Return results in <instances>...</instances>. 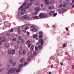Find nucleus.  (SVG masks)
Instances as JSON below:
<instances>
[{
  "instance_id": "nucleus-29",
  "label": "nucleus",
  "mask_w": 74,
  "mask_h": 74,
  "mask_svg": "<svg viewBox=\"0 0 74 74\" xmlns=\"http://www.w3.org/2000/svg\"><path fill=\"white\" fill-rule=\"evenodd\" d=\"M8 53L9 54H11V51L9 50L8 51Z\"/></svg>"
},
{
  "instance_id": "nucleus-36",
  "label": "nucleus",
  "mask_w": 74,
  "mask_h": 74,
  "mask_svg": "<svg viewBox=\"0 0 74 74\" xmlns=\"http://www.w3.org/2000/svg\"><path fill=\"white\" fill-rule=\"evenodd\" d=\"M16 40V38H13L12 39V40L13 41H15Z\"/></svg>"
},
{
  "instance_id": "nucleus-45",
  "label": "nucleus",
  "mask_w": 74,
  "mask_h": 74,
  "mask_svg": "<svg viewBox=\"0 0 74 74\" xmlns=\"http://www.w3.org/2000/svg\"><path fill=\"white\" fill-rule=\"evenodd\" d=\"M42 37V35H39V38H41Z\"/></svg>"
},
{
  "instance_id": "nucleus-40",
  "label": "nucleus",
  "mask_w": 74,
  "mask_h": 74,
  "mask_svg": "<svg viewBox=\"0 0 74 74\" xmlns=\"http://www.w3.org/2000/svg\"><path fill=\"white\" fill-rule=\"evenodd\" d=\"M56 15H57V13H54L53 14V16H56Z\"/></svg>"
},
{
  "instance_id": "nucleus-20",
  "label": "nucleus",
  "mask_w": 74,
  "mask_h": 74,
  "mask_svg": "<svg viewBox=\"0 0 74 74\" xmlns=\"http://www.w3.org/2000/svg\"><path fill=\"white\" fill-rule=\"evenodd\" d=\"M30 42V41L29 40H27V42H26V44L27 45H29Z\"/></svg>"
},
{
  "instance_id": "nucleus-34",
  "label": "nucleus",
  "mask_w": 74,
  "mask_h": 74,
  "mask_svg": "<svg viewBox=\"0 0 74 74\" xmlns=\"http://www.w3.org/2000/svg\"><path fill=\"white\" fill-rule=\"evenodd\" d=\"M4 70V68H2L0 69V72H1V71H3V70Z\"/></svg>"
},
{
  "instance_id": "nucleus-26",
  "label": "nucleus",
  "mask_w": 74,
  "mask_h": 74,
  "mask_svg": "<svg viewBox=\"0 0 74 74\" xmlns=\"http://www.w3.org/2000/svg\"><path fill=\"white\" fill-rule=\"evenodd\" d=\"M34 19H38V17L37 16H35L34 17Z\"/></svg>"
},
{
  "instance_id": "nucleus-1",
  "label": "nucleus",
  "mask_w": 74,
  "mask_h": 74,
  "mask_svg": "<svg viewBox=\"0 0 74 74\" xmlns=\"http://www.w3.org/2000/svg\"><path fill=\"white\" fill-rule=\"evenodd\" d=\"M16 68H15L14 69L12 68L10 69L9 71L8 72V74H10L12 73H14L16 71Z\"/></svg>"
},
{
  "instance_id": "nucleus-2",
  "label": "nucleus",
  "mask_w": 74,
  "mask_h": 74,
  "mask_svg": "<svg viewBox=\"0 0 74 74\" xmlns=\"http://www.w3.org/2000/svg\"><path fill=\"white\" fill-rule=\"evenodd\" d=\"M25 53H26V51L25 50L23 51L22 49H21L19 51V54L20 55H22V54L23 55H25Z\"/></svg>"
},
{
  "instance_id": "nucleus-27",
  "label": "nucleus",
  "mask_w": 74,
  "mask_h": 74,
  "mask_svg": "<svg viewBox=\"0 0 74 74\" xmlns=\"http://www.w3.org/2000/svg\"><path fill=\"white\" fill-rule=\"evenodd\" d=\"M6 40L4 38V39H3L2 40V42H5V41Z\"/></svg>"
},
{
  "instance_id": "nucleus-31",
  "label": "nucleus",
  "mask_w": 74,
  "mask_h": 74,
  "mask_svg": "<svg viewBox=\"0 0 74 74\" xmlns=\"http://www.w3.org/2000/svg\"><path fill=\"white\" fill-rule=\"evenodd\" d=\"M63 7H66V3H64L63 5Z\"/></svg>"
},
{
  "instance_id": "nucleus-25",
  "label": "nucleus",
  "mask_w": 74,
  "mask_h": 74,
  "mask_svg": "<svg viewBox=\"0 0 74 74\" xmlns=\"http://www.w3.org/2000/svg\"><path fill=\"white\" fill-rule=\"evenodd\" d=\"M34 48V47L33 45L31 46V50H33Z\"/></svg>"
},
{
  "instance_id": "nucleus-19",
  "label": "nucleus",
  "mask_w": 74,
  "mask_h": 74,
  "mask_svg": "<svg viewBox=\"0 0 74 74\" xmlns=\"http://www.w3.org/2000/svg\"><path fill=\"white\" fill-rule=\"evenodd\" d=\"M54 13V12L53 11H51L49 12L50 15H52Z\"/></svg>"
},
{
  "instance_id": "nucleus-64",
  "label": "nucleus",
  "mask_w": 74,
  "mask_h": 74,
  "mask_svg": "<svg viewBox=\"0 0 74 74\" xmlns=\"http://www.w3.org/2000/svg\"><path fill=\"white\" fill-rule=\"evenodd\" d=\"M36 44L37 45H38V44H39V43L38 42H37Z\"/></svg>"
},
{
  "instance_id": "nucleus-9",
  "label": "nucleus",
  "mask_w": 74,
  "mask_h": 74,
  "mask_svg": "<svg viewBox=\"0 0 74 74\" xmlns=\"http://www.w3.org/2000/svg\"><path fill=\"white\" fill-rule=\"evenodd\" d=\"M45 3L46 4H49V1L48 0H45Z\"/></svg>"
},
{
  "instance_id": "nucleus-51",
  "label": "nucleus",
  "mask_w": 74,
  "mask_h": 74,
  "mask_svg": "<svg viewBox=\"0 0 74 74\" xmlns=\"http://www.w3.org/2000/svg\"><path fill=\"white\" fill-rule=\"evenodd\" d=\"M39 34L40 35H42V32H39Z\"/></svg>"
},
{
  "instance_id": "nucleus-6",
  "label": "nucleus",
  "mask_w": 74,
  "mask_h": 74,
  "mask_svg": "<svg viewBox=\"0 0 74 74\" xmlns=\"http://www.w3.org/2000/svg\"><path fill=\"white\" fill-rule=\"evenodd\" d=\"M23 18H24V19H28L29 18V16L26 15L24 16H23Z\"/></svg>"
},
{
  "instance_id": "nucleus-60",
  "label": "nucleus",
  "mask_w": 74,
  "mask_h": 74,
  "mask_svg": "<svg viewBox=\"0 0 74 74\" xmlns=\"http://www.w3.org/2000/svg\"><path fill=\"white\" fill-rule=\"evenodd\" d=\"M2 44V42L0 41V45H1Z\"/></svg>"
},
{
  "instance_id": "nucleus-47",
  "label": "nucleus",
  "mask_w": 74,
  "mask_h": 74,
  "mask_svg": "<svg viewBox=\"0 0 74 74\" xmlns=\"http://www.w3.org/2000/svg\"><path fill=\"white\" fill-rule=\"evenodd\" d=\"M32 45V44H30L28 46V48H30V46Z\"/></svg>"
},
{
  "instance_id": "nucleus-35",
  "label": "nucleus",
  "mask_w": 74,
  "mask_h": 74,
  "mask_svg": "<svg viewBox=\"0 0 74 74\" xmlns=\"http://www.w3.org/2000/svg\"><path fill=\"white\" fill-rule=\"evenodd\" d=\"M15 49H18V45H16L15 46Z\"/></svg>"
},
{
  "instance_id": "nucleus-5",
  "label": "nucleus",
  "mask_w": 74,
  "mask_h": 74,
  "mask_svg": "<svg viewBox=\"0 0 74 74\" xmlns=\"http://www.w3.org/2000/svg\"><path fill=\"white\" fill-rule=\"evenodd\" d=\"M5 46L6 48L9 47V44L8 43H6L5 44Z\"/></svg>"
},
{
  "instance_id": "nucleus-48",
  "label": "nucleus",
  "mask_w": 74,
  "mask_h": 74,
  "mask_svg": "<svg viewBox=\"0 0 74 74\" xmlns=\"http://www.w3.org/2000/svg\"><path fill=\"white\" fill-rule=\"evenodd\" d=\"M25 30H27V29H28V27H25Z\"/></svg>"
},
{
  "instance_id": "nucleus-15",
  "label": "nucleus",
  "mask_w": 74,
  "mask_h": 74,
  "mask_svg": "<svg viewBox=\"0 0 74 74\" xmlns=\"http://www.w3.org/2000/svg\"><path fill=\"white\" fill-rule=\"evenodd\" d=\"M9 62L10 63H11V64H12V63H13V60H12V59L11 58H10L9 59Z\"/></svg>"
},
{
  "instance_id": "nucleus-7",
  "label": "nucleus",
  "mask_w": 74,
  "mask_h": 74,
  "mask_svg": "<svg viewBox=\"0 0 74 74\" xmlns=\"http://www.w3.org/2000/svg\"><path fill=\"white\" fill-rule=\"evenodd\" d=\"M43 16L44 14L42 13H41L39 15V18H43Z\"/></svg>"
},
{
  "instance_id": "nucleus-52",
  "label": "nucleus",
  "mask_w": 74,
  "mask_h": 74,
  "mask_svg": "<svg viewBox=\"0 0 74 74\" xmlns=\"http://www.w3.org/2000/svg\"><path fill=\"white\" fill-rule=\"evenodd\" d=\"M17 43L18 44H20V42L18 40L17 41Z\"/></svg>"
},
{
  "instance_id": "nucleus-4",
  "label": "nucleus",
  "mask_w": 74,
  "mask_h": 74,
  "mask_svg": "<svg viewBox=\"0 0 74 74\" xmlns=\"http://www.w3.org/2000/svg\"><path fill=\"white\" fill-rule=\"evenodd\" d=\"M39 42L41 45L44 44V41L41 39H40L39 40Z\"/></svg>"
},
{
  "instance_id": "nucleus-46",
  "label": "nucleus",
  "mask_w": 74,
  "mask_h": 74,
  "mask_svg": "<svg viewBox=\"0 0 74 74\" xmlns=\"http://www.w3.org/2000/svg\"><path fill=\"white\" fill-rule=\"evenodd\" d=\"M21 42L22 43H23V42H24V40L23 39H21Z\"/></svg>"
},
{
  "instance_id": "nucleus-28",
  "label": "nucleus",
  "mask_w": 74,
  "mask_h": 74,
  "mask_svg": "<svg viewBox=\"0 0 74 74\" xmlns=\"http://www.w3.org/2000/svg\"><path fill=\"white\" fill-rule=\"evenodd\" d=\"M23 8V6H21L19 8V9L20 10H22Z\"/></svg>"
},
{
  "instance_id": "nucleus-62",
  "label": "nucleus",
  "mask_w": 74,
  "mask_h": 74,
  "mask_svg": "<svg viewBox=\"0 0 74 74\" xmlns=\"http://www.w3.org/2000/svg\"><path fill=\"white\" fill-rule=\"evenodd\" d=\"M20 30V29H19V28H18V29H17V31H19V30Z\"/></svg>"
},
{
  "instance_id": "nucleus-55",
  "label": "nucleus",
  "mask_w": 74,
  "mask_h": 74,
  "mask_svg": "<svg viewBox=\"0 0 74 74\" xmlns=\"http://www.w3.org/2000/svg\"><path fill=\"white\" fill-rule=\"evenodd\" d=\"M24 14V12H21V15H23Z\"/></svg>"
},
{
  "instance_id": "nucleus-17",
  "label": "nucleus",
  "mask_w": 74,
  "mask_h": 74,
  "mask_svg": "<svg viewBox=\"0 0 74 74\" xmlns=\"http://www.w3.org/2000/svg\"><path fill=\"white\" fill-rule=\"evenodd\" d=\"M53 8V6H50L48 8L49 10H51V9H52Z\"/></svg>"
},
{
  "instance_id": "nucleus-56",
  "label": "nucleus",
  "mask_w": 74,
  "mask_h": 74,
  "mask_svg": "<svg viewBox=\"0 0 74 74\" xmlns=\"http://www.w3.org/2000/svg\"><path fill=\"white\" fill-rule=\"evenodd\" d=\"M27 35H29V34H30V33H29V32H27Z\"/></svg>"
},
{
  "instance_id": "nucleus-41",
  "label": "nucleus",
  "mask_w": 74,
  "mask_h": 74,
  "mask_svg": "<svg viewBox=\"0 0 74 74\" xmlns=\"http://www.w3.org/2000/svg\"><path fill=\"white\" fill-rule=\"evenodd\" d=\"M18 40H21L22 38V37L21 36H19L18 37Z\"/></svg>"
},
{
  "instance_id": "nucleus-44",
  "label": "nucleus",
  "mask_w": 74,
  "mask_h": 74,
  "mask_svg": "<svg viewBox=\"0 0 74 74\" xmlns=\"http://www.w3.org/2000/svg\"><path fill=\"white\" fill-rule=\"evenodd\" d=\"M53 1H50V4H53Z\"/></svg>"
},
{
  "instance_id": "nucleus-14",
  "label": "nucleus",
  "mask_w": 74,
  "mask_h": 74,
  "mask_svg": "<svg viewBox=\"0 0 74 74\" xmlns=\"http://www.w3.org/2000/svg\"><path fill=\"white\" fill-rule=\"evenodd\" d=\"M21 71V69L20 68H18L16 70V71L17 73H19Z\"/></svg>"
},
{
  "instance_id": "nucleus-50",
  "label": "nucleus",
  "mask_w": 74,
  "mask_h": 74,
  "mask_svg": "<svg viewBox=\"0 0 74 74\" xmlns=\"http://www.w3.org/2000/svg\"><path fill=\"white\" fill-rule=\"evenodd\" d=\"M25 8L23 9L21 11H25Z\"/></svg>"
},
{
  "instance_id": "nucleus-3",
  "label": "nucleus",
  "mask_w": 74,
  "mask_h": 74,
  "mask_svg": "<svg viewBox=\"0 0 74 74\" xmlns=\"http://www.w3.org/2000/svg\"><path fill=\"white\" fill-rule=\"evenodd\" d=\"M32 2H30L29 3H28L27 4V6L25 7V8H26V9H27V8H29V7L32 5Z\"/></svg>"
},
{
  "instance_id": "nucleus-32",
  "label": "nucleus",
  "mask_w": 74,
  "mask_h": 74,
  "mask_svg": "<svg viewBox=\"0 0 74 74\" xmlns=\"http://www.w3.org/2000/svg\"><path fill=\"white\" fill-rule=\"evenodd\" d=\"M6 35H7V36H9L10 35V33H7L6 34Z\"/></svg>"
},
{
  "instance_id": "nucleus-38",
  "label": "nucleus",
  "mask_w": 74,
  "mask_h": 74,
  "mask_svg": "<svg viewBox=\"0 0 74 74\" xmlns=\"http://www.w3.org/2000/svg\"><path fill=\"white\" fill-rule=\"evenodd\" d=\"M13 31H14V29H12L10 30V32H13Z\"/></svg>"
},
{
  "instance_id": "nucleus-24",
  "label": "nucleus",
  "mask_w": 74,
  "mask_h": 74,
  "mask_svg": "<svg viewBox=\"0 0 74 74\" xmlns=\"http://www.w3.org/2000/svg\"><path fill=\"white\" fill-rule=\"evenodd\" d=\"M32 30L33 32H36L37 31V29L36 28H33L32 29Z\"/></svg>"
},
{
  "instance_id": "nucleus-8",
  "label": "nucleus",
  "mask_w": 74,
  "mask_h": 74,
  "mask_svg": "<svg viewBox=\"0 0 74 74\" xmlns=\"http://www.w3.org/2000/svg\"><path fill=\"white\" fill-rule=\"evenodd\" d=\"M25 61V59L23 58H22L20 61L21 62H24Z\"/></svg>"
},
{
  "instance_id": "nucleus-12",
  "label": "nucleus",
  "mask_w": 74,
  "mask_h": 74,
  "mask_svg": "<svg viewBox=\"0 0 74 74\" xmlns=\"http://www.w3.org/2000/svg\"><path fill=\"white\" fill-rule=\"evenodd\" d=\"M38 12H39V11H37L36 10L34 12L33 15H36L37 14H38Z\"/></svg>"
},
{
  "instance_id": "nucleus-59",
  "label": "nucleus",
  "mask_w": 74,
  "mask_h": 74,
  "mask_svg": "<svg viewBox=\"0 0 74 74\" xmlns=\"http://www.w3.org/2000/svg\"><path fill=\"white\" fill-rule=\"evenodd\" d=\"M18 34H21V31H18Z\"/></svg>"
},
{
  "instance_id": "nucleus-33",
  "label": "nucleus",
  "mask_w": 74,
  "mask_h": 74,
  "mask_svg": "<svg viewBox=\"0 0 74 74\" xmlns=\"http://www.w3.org/2000/svg\"><path fill=\"white\" fill-rule=\"evenodd\" d=\"M27 62H25L24 64V66H26V65H27Z\"/></svg>"
},
{
  "instance_id": "nucleus-58",
  "label": "nucleus",
  "mask_w": 74,
  "mask_h": 74,
  "mask_svg": "<svg viewBox=\"0 0 74 74\" xmlns=\"http://www.w3.org/2000/svg\"><path fill=\"white\" fill-rule=\"evenodd\" d=\"M59 14H62V12L60 11L59 12Z\"/></svg>"
},
{
  "instance_id": "nucleus-21",
  "label": "nucleus",
  "mask_w": 74,
  "mask_h": 74,
  "mask_svg": "<svg viewBox=\"0 0 74 74\" xmlns=\"http://www.w3.org/2000/svg\"><path fill=\"white\" fill-rule=\"evenodd\" d=\"M47 14H43V18H47Z\"/></svg>"
},
{
  "instance_id": "nucleus-23",
  "label": "nucleus",
  "mask_w": 74,
  "mask_h": 74,
  "mask_svg": "<svg viewBox=\"0 0 74 74\" xmlns=\"http://www.w3.org/2000/svg\"><path fill=\"white\" fill-rule=\"evenodd\" d=\"M33 55L34 56H36V55H37V52L35 51L33 53Z\"/></svg>"
},
{
  "instance_id": "nucleus-13",
  "label": "nucleus",
  "mask_w": 74,
  "mask_h": 74,
  "mask_svg": "<svg viewBox=\"0 0 74 74\" xmlns=\"http://www.w3.org/2000/svg\"><path fill=\"white\" fill-rule=\"evenodd\" d=\"M15 49H13L12 50V55H14L15 54Z\"/></svg>"
},
{
  "instance_id": "nucleus-39",
  "label": "nucleus",
  "mask_w": 74,
  "mask_h": 74,
  "mask_svg": "<svg viewBox=\"0 0 74 74\" xmlns=\"http://www.w3.org/2000/svg\"><path fill=\"white\" fill-rule=\"evenodd\" d=\"M35 50L36 51L38 50V47H37V46L35 47Z\"/></svg>"
},
{
  "instance_id": "nucleus-53",
  "label": "nucleus",
  "mask_w": 74,
  "mask_h": 74,
  "mask_svg": "<svg viewBox=\"0 0 74 74\" xmlns=\"http://www.w3.org/2000/svg\"><path fill=\"white\" fill-rule=\"evenodd\" d=\"M66 44H64V45H63V48H64L65 47V46L66 45Z\"/></svg>"
},
{
  "instance_id": "nucleus-57",
  "label": "nucleus",
  "mask_w": 74,
  "mask_h": 74,
  "mask_svg": "<svg viewBox=\"0 0 74 74\" xmlns=\"http://www.w3.org/2000/svg\"><path fill=\"white\" fill-rule=\"evenodd\" d=\"M66 30H67V31H68V30H69V29L68 28L66 27Z\"/></svg>"
},
{
  "instance_id": "nucleus-54",
  "label": "nucleus",
  "mask_w": 74,
  "mask_h": 74,
  "mask_svg": "<svg viewBox=\"0 0 74 74\" xmlns=\"http://www.w3.org/2000/svg\"><path fill=\"white\" fill-rule=\"evenodd\" d=\"M30 58H29L27 60V61H28V62H30Z\"/></svg>"
},
{
  "instance_id": "nucleus-22",
  "label": "nucleus",
  "mask_w": 74,
  "mask_h": 74,
  "mask_svg": "<svg viewBox=\"0 0 74 74\" xmlns=\"http://www.w3.org/2000/svg\"><path fill=\"white\" fill-rule=\"evenodd\" d=\"M42 47L41 45H39L38 46V48H39V49H41Z\"/></svg>"
},
{
  "instance_id": "nucleus-11",
  "label": "nucleus",
  "mask_w": 74,
  "mask_h": 74,
  "mask_svg": "<svg viewBox=\"0 0 74 74\" xmlns=\"http://www.w3.org/2000/svg\"><path fill=\"white\" fill-rule=\"evenodd\" d=\"M61 10L63 12H66V10L64 9V8H63L61 9Z\"/></svg>"
},
{
  "instance_id": "nucleus-63",
  "label": "nucleus",
  "mask_w": 74,
  "mask_h": 74,
  "mask_svg": "<svg viewBox=\"0 0 74 74\" xmlns=\"http://www.w3.org/2000/svg\"><path fill=\"white\" fill-rule=\"evenodd\" d=\"M3 27H7V25H5V26H4Z\"/></svg>"
},
{
  "instance_id": "nucleus-37",
  "label": "nucleus",
  "mask_w": 74,
  "mask_h": 74,
  "mask_svg": "<svg viewBox=\"0 0 74 74\" xmlns=\"http://www.w3.org/2000/svg\"><path fill=\"white\" fill-rule=\"evenodd\" d=\"M22 66H23V65H22V64H20L19 65V67L20 68H21V67H22Z\"/></svg>"
},
{
  "instance_id": "nucleus-30",
  "label": "nucleus",
  "mask_w": 74,
  "mask_h": 74,
  "mask_svg": "<svg viewBox=\"0 0 74 74\" xmlns=\"http://www.w3.org/2000/svg\"><path fill=\"white\" fill-rule=\"evenodd\" d=\"M33 38H37V35L34 34L33 35Z\"/></svg>"
},
{
  "instance_id": "nucleus-16",
  "label": "nucleus",
  "mask_w": 74,
  "mask_h": 74,
  "mask_svg": "<svg viewBox=\"0 0 74 74\" xmlns=\"http://www.w3.org/2000/svg\"><path fill=\"white\" fill-rule=\"evenodd\" d=\"M35 10L36 11H39L40 10V8L38 7H36L35 8Z\"/></svg>"
},
{
  "instance_id": "nucleus-49",
  "label": "nucleus",
  "mask_w": 74,
  "mask_h": 74,
  "mask_svg": "<svg viewBox=\"0 0 74 74\" xmlns=\"http://www.w3.org/2000/svg\"><path fill=\"white\" fill-rule=\"evenodd\" d=\"M31 28H32V29H33V28H35V26H34L32 25L31 26Z\"/></svg>"
},
{
  "instance_id": "nucleus-61",
  "label": "nucleus",
  "mask_w": 74,
  "mask_h": 74,
  "mask_svg": "<svg viewBox=\"0 0 74 74\" xmlns=\"http://www.w3.org/2000/svg\"><path fill=\"white\" fill-rule=\"evenodd\" d=\"M34 0H30V2H33V1Z\"/></svg>"
},
{
  "instance_id": "nucleus-10",
  "label": "nucleus",
  "mask_w": 74,
  "mask_h": 74,
  "mask_svg": "<svg viewBox=\"0 0 74 74\" xmlns=\"http://www.w3.org/2000/svg\"><path fill=\"white\" fill-rule=\"evenodd\" d=\"M33 55L31 54L28 56V59H31L33 58Z\"/></svg>"
},
{
  "instance_id": "nucleus-42",
  "label": "nucleus",
  "mask_w": 74,
  "mask_h": 74,
  "mask_svg": "<svg viewBox=\"0 0 74 74\" xmlns=\"http://www.w3.org/2000/svg\"><path fill=\"white\" fill-rule=\"evenodd\" d=\"M15 64H16V62H14L13 63V66H15Z\"/></svg>"
},
{
  "instance_id": "nucleus-18",
  "label": "nucleus",
  "mask_w": 74,
  "mask_h": 74,
  "mask_svg": "<svg viewBox=\"0 0 74 74\" xmlns=\"http://www.w3.org/2000/svg\"><path fill=\"white\" fill-rule=\"evenodd\" d=\"M27 5V3L26 2L24 3L23 4V7H25V6H26Z\"/></svg>"
},
{
  "instance_id": "nucleus-43",
  "label": "nucleus",
  "mask_w": 74,
  "mask_h": 74,
  "mask_svg": "<svg viewBox=\"0 0 74 74\" xmlns=\"http://www.w3.org/2000/svg\"><path fill=\"white\" fill-rule=\"evenodd\" d=\"M62 6H63V5L62 4H61L60 5L59 7L60 8V7H62Z\"/></svg>"
}]
</instances>
